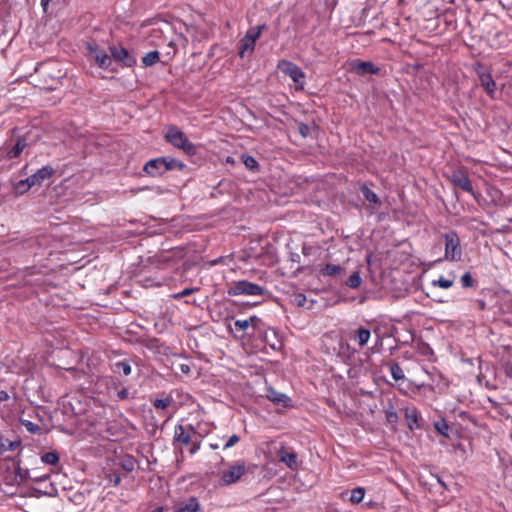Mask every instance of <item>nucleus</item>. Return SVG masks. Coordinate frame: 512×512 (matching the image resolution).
I'll list each match as a JSON object with an SVG mask.
<instances>
[{"mask_svg":"<svg viewBox=\"0 0 512 512\" xmlns=\"http://www.w3.org/2000/svg\"><path fill=\"white\" fill-rule=\"evenodd\" d=\"M264 28L265 24H261L248 29L245 36L239 41L238 44V55L240 58L244 59L246 57H250L253 54L256 41L260 38Z\"/></svg>","mask_w":512,"mask_h":512,"instance_id":"1","label":"nucleus"},{"mask_svg":"<svg viewBox=\"0 0 512 512\" xmlns=\"http://www.w3.org/2000/svg\"><path fill=\"white\" fill-rule=\"evenodd\" d=\"M136 461L131 456H124L118 462H114V468L107 470L106 467L103 468V472L105 474L106 479L109 484H113L117 486L121 481V474L119 471V467L124 470L126 473L132 472L135 469Z\"/></svg>","mask_w":512,"mask_h":512,"instance_id":"2","label":"nucleus"},{"mask_svg":"<svg viewBox=\"0 0 512 512\" xmlns=\"http://www.w3.org/2000/svg\"><path fill=\"white\" fill-rule=\"evenodd\" d=\"M445 240L444 259L450 262H458L461 260L463 252L461 248L460 238L456 231L450 230L443 235Z\"/></svg>","mask_w":512,"mask_h":512,"instance_id":"3","label":"nucleus"},{"mask_svg":"<svg viewBox=\"0 0 512 512\" xmlns=\"http://www.w3.org/2000/svg\"><path fill=\"white\" fill-rule=\"evenodd\" d=\"M165 139L174 147L183 150L185 153L192 155L195 153V145L189 141L186 135L176 126L168 128Z\"/></svg>","mask_w":512,"mask_h":512,"instance_id":"4","label":"nucleus"},{"mask_svg":"<svg viewBox=\"0 0 512 512\" xmlns=\"http://www.w3.org/2000/svg\"><path fill=\"white\" fill-rule=\"evenodd\" d=\"M247 473L245 461L237 460L228 464V468L223 470L220 477L222 486H229L240 481L241 477Z\"/></svg>","mask_w":512,"mask_h":512,"instance_id":"5","label":"nucleus"},{"mask_svg":"<svg viewBox=\"0 0 512 512\" xmlns=\"http://www.w3.org/2000/svg\"><path fill=\"white\" fill-rule=\"evenodd\" d=\"M278 69L289 76L297 85V88L303 89L305 84V74L296 64L288 60H280L277 65Z\"/></svg>","mask_w":512,"mask_h":512,"instance_id":"6","label":"nucleus"},{"mask_svg":"<svg viewBox=\"0 0 512 512\" xmlns=\"http://www.w3.org/2000/svg\"><path fill=\"white\" fill-rule=\"evenodd\" d=\"M265 292V288L251 283L246 280H241L233 283V285L229 288L228 293L232 296L238 295H250V296H258L263 295Z\"/></svg>","mask_w":512,"mask_h":512,"instance_id":"7","label":"nucleus"},{"mask_svg":"<svg viewBox=\"0 0 512 512\" xmlns=\"http://www.w3.org/2000/svg\"><path fill=\"white\" fill-rule=\"evenodd\" d=\"M110 53L115 61L120 62L126 67H132L136 64V58L122 46H111Z\"/></svg>","mask_w":512,"mask_h":512,"instance_id":"8","label":"nucleus"},{"mask_svg":"<svg viewBox=\"0 0 512 512\" xmlns=\"http://www.w3.org/2000/svg\"><path fill=\"white\" fill-rule=\"evenodd\" d=\"M165 167L162 157H158L147 161L143 171L151 177H160L167 172Z\"/></svg>","mask_w":512,"mask_h":512,"instance_id":"9","label":"nucleus"},{"mask_svg":"<svg viewBox=\"0 0 512 512\" xmlns=\"http://www.w3.org/2000/svg\"><path fill=\"white\" fill-rule=\"evenodd\" d=\"M477 75L480 81L481 86L484 88L485 92L491 97H495L496 93V83L492 78L490 72L483 70L482 68L477 70Z\"/></svg>","mask_w":512,"mask_h":512,"instance_id":"10","label":"nucleus"},{"mask_svg":"<svg viewBox=\"0 0 512 512\" xmlns=\"http://www.w3.org/2000/svg\"><path fill=\"white\" fill-rule=\"evenodd\" d=\"M54 173V169L51 166H44L35 172L33 175L26 178L28 186L41 185L45 180L49 179Z\"/></svg>","mask_w":512,"mask_h":512,"instance_id":"11","label":"nucleus"},{"mask_svg":"<svg viewBox=\"0 0 512 512\" xmlns=\"http://www.w3.org/2000/svg\"><path fill=\"white\" fill-rule=\"evenodd\" d=\"M450 180L454 186L459 187L468 193H473V185L465 173L455 171L451 175Z\"/></svg>","mask_w":512,"mask_h":512,"instance_id":"12","label":"nucleus"},{"mask_svg":"<svg viewBox=\"0 0 512 512\" xmlns=\"http://www.w3.org/2000/svg\"><path fill=\"white\" fill-rule=\"evenodd\" d=\"M354 71L359 75L367 74H378L380 68L376 67L372 62L369 61H354L352 63Z\"/></svg>","mask_w":512,"mask_h":512,"instance_id":"13","label":"nucleus"},{"mask_svg":"<svg viewBox=\"0 0 512 512\" xmlns=\"http://www.w3.org/2000/svg\"><path fill=\"white\" fill-rule=\"evenodd\" d=\"M279 460L292 470H296L298 467L297 455L293 451L282 448L279 451Z\"/></svg>","mask_w":512,"mask_h":512,"instance_id":"14","label":"nucleus"},{"mask_svg":"<svg viewBox=\"0 0 512 512\" xmlns=\"http://www.w3.org/2000/svg\"><path fill=\"white\" fill-rule=\"evenodd\" d=\"M173 440L182 445H188L191 442V433L183 425L178 424L174 428Z\"/></svg>","mask_w":512,"mask_h":512,"instance_id":"15","label":"nucleus"},{"mask_svg":"<svg viewBox=\"0 0 512 512\" xmlns=\"http://www.w3.org/2000/svg\"><path fill=\"white\" fill-rule=\"evenodd\" d=\"M360 190L363 197L369 202L371 209H377L382 205V202L377 194L366 185H362Z\"/></svg>","mask_w":512,"mask_h":512,"instance_id":"16","label":"nucleus"},{"mask_svg":"<svg viewBox=\"0 0 512 512\" xmlns=\"http://www.w3.org/2000/svg\"><path fill=\"white\" fill-rule=\"evenodd\" d=\"M27 140L24 137H18L15 145L7 151V157L14 159L20 156L22 151L27 147Z\"/></svg>","mask_w":512,"mask_h":512,"instance_id":"17","label":"nucleus"},{"mask_svg":"<svg viewBox=\"0 0 512 512\" xmlns=\"http://www.w3.org/2000/svg\"><path fill=\"white\" fill-rule=\"evenodd\" d=\"M110 367L114 373H123L125 376L130 375L132 371L131 365L126 359L111 362Z\"/></svg>","mask_w":512,"mask_h":512,"instance_id":"18","label":"nucleus"},{"mask_svg":"<svg viewBox=\"0 0 512 512\" xmlns=\"http://www.w3.org/2000/svg\"><path fill=\"white\" fill-rule=\"evenodd\" d=\"M267 397L273 403L281 404L284 407L288 406L289 402H290V398L286 394L281 393V392H277V391H275L273 389H271L269 391Z\"/></svg>","mask_w":512,"mask_h":512,"instance_id":"19","label":"nucleus"},{"mask_svg":"<svg viewBox=\"0 0 512 512\" xmlns=\"http://www.w3.org/2000/svg\"><path fill=\"white\" fill-rule=\"evenodd\" d=\"M200 508L199 501L191 497L185 504L180 505L173 512H197Z\"/></svg>","mask_w":512,"mask_h":512,"instance_id":"20","label":"nucleus"},{"mask_svg":"<svg viewBox=\"0 0 512 512\" xmlns=\"http://www.w3.org/2000/svg\"><path fill=\"white\" fill-rule=\"evenodd\" d=\"M162 159L164 161V165L166 166L165 168L167 172L171 170L181 171L185 167V164L176 158L166 156L162 157Z\"/></svg>","mask_w":512,"mask_h":512,"instance_id":"21","label":"nucleus"},{"mask_svg":"<svg viewBox=\"0 0 512 512\" xmlns=\"http://www.w3.org/2000/svg\"><path fill=\"white\" fill-rule=\"evenodd\" d=\"M356 337L360 347H364L370 340V330L364 327H360L356 331Z\"/></svg>","mask_w":512,"mask_h":512,"instance_id":"22","label":"nucleus"},{"mask_svg":"<svg viewBox=\"0 0 512 512\" xmlns=\"http://www.w3.org/2000/svg\"><path fill=\"white\" fill-rule=\"evenodd\" d=\"M104 383L106 386V394L111 400V393H115V391L120 387V381L116 378L108 377L104 379Z\"/></svg>","mask_w":512,"mask_h":512,"instance_id":"23","label":"nucleus"},{"mask_svg":"<svg viewBox=\"0 0 512 512\" xmlns=\"http://www.w3.org/2000/svg\"><path fill=\"white\" fill-rule=\"evenodd\" d=\"M241 160L247 169L253 172L259 171V164L253 156L243 154Z\"/></svg>","mask_w":512,"mask_h":512,"instance_id":"24","label":"nucleus"},{"mask_svg":"<svg viewBox=\"0 0 512 512\" xmlns=\"http://www.w3.org/2000/svg\"><path fill=\"white\" fill-rule=\"evenodd\" d=\"M343 271V268L340 265L336 264H326L321 269V275L323 276H335L337 274H340Z\"/></svg>","mask_w":512,"mask_h":512,"instance_id":"25","label":"nucleus"},{"mask_svg":"<svg viewBox=\"0 0 512 512\" xmlns=\"http://www.w3.org/2000/svg\"><path fill=\"white\" fill-rule=\"evenodd\" d=\"M160 59V54L158 51H150L143 58L142 63L144 66L149 67L156 64Z\"/></svg>","mask_w":512,"mask_h":512,"instance_id":"26","label":"nucleus"},{"mask_svg":"<svg viewBox=\"0 0 512 512\" xmlns=\"http://www.w3.org/2000/svg\"><path fill=\"white\" fill-rule=\"evenodd\" d=\"M129 395L130 393L128 389L120 383V387L115 391V393H111V400L115 402L122 401L127 399Z\"/></svg>","mask_w":512,"mask_h":512,"instance_id":"27","label":"nucleus"},{"mask_svg":"<svg viewBox=\"0 0 512 512\" xmlns=\"http://www.w3.org/2000/svg\"><path fill=\"white\" fill-rule=\"evenodd\" d=\"M41 461L47 465H56L59 462V454L55 451L44 453Z\"/></svg>","mask_w":512,"mask_h":512,"instance_id":"28","label":"nucleus"},{"mask_svg":"<svg viewBox=\"0 0 512 512\" xmlns=\"http://www.w3.org/2000/svg\"><path fill=\"white\" fill-rule=\"evenodd\" d=\"M390 374L395 381L402 380L405 377L402 367L396 362L390 365Z\"/></svg>","mask_w":512,"mask_h":512,"instance_id":"29","label":"nucleus"},{"mask_svg":"<svg viewBox=\"0 0 512 512\" xmlns=\"http://www.w3.org/2000/svg\"><path fill=\"white\" fill-rule=\"evenodd\" d=\"M361 283L362 279L358 271L353 272L346 281V285L352 289L358 288Z\"/></svg>","mask_w":512,"mask_h":512,"instance_id":"30","label":"nucleus"},{"mask_svg":"<svg viewBox=\"0 0 512 512\" xmlns=\"http://www.w3.org/2000/svg\"><path fill=\"white\" fill-rule=\"evenodd\" d=\"M365 495V490L362 487H357L351 491L350 501L353 504L360 503Z\"/></svg>","mask_w":512,"mask_h":512,"instance_id":"31","label":"nucleus"},{"mask_svg":"<svg viewBox=\"0 0 512 512\" xmlns=\"http://www.w3.org/2000/svg\"><path fill=\"white\" fill-rule=\"evenodd\" d=\"M453 283H454L453 279H448L443 276H440L437 280H433L431 284L434 287L438 286L443 289H448V288L452 287Z\"/></svg>","mask_w":512,"mask_h":512,"instance_id":"32","label":"nucleus"},{"mask_svg":"<svg viewBox=\"0 0 512 512\" xmlns=\"http://www.w3.org/2000/svg\"><path fill=\"white\" fill-rule=\"evenodd\" d=\"M172 402H173V399L170 396H168V397H165L162 399H155L153 401V405L155 408L163 410V409H166L167 407H169Z\"/></svg>","mask_w":512,"mask_h":512,"instance_id":"33","label":"nucleus"},{"mask_svg":"<svg viewBox=\"0 0 512 512\" xmlns=\"http://www.w3.org/2000/svg\"><path fill=\"white\" fill-rule=\"evenodd\" d=\"M434 426L438 433L448 437V431L450 430V427L444 419L437 421Z\"/></svg>","mask_w":512,"mask_h":512,"instance_id":"34","label":"nucleus"},{"mask_svg":"<svg viewBox=\"0 0 512 512\" xmlns=\"http://www.w3.org/2000/svg\"><path fill=\"white\" fill-rule=\"evenodd\" d=\"M199 290H200V288H199V287H188V288H185L184 290H182V291H181V292H179V293L173 294V296H172V297H173L174 299H177V300H178V299H181V298H183V297L189 296V295H191V294H193V293H196V292H198Z\"/></svg>","mask_w":512,"mask_h":512,"instance_id":"35","label":"nucleus"},{"mask_svg":"<svg viewBox=\"0 0 512 512\" xmlns=\"http://www.w3.org/2000/svg\"><path fill=\"white\" fill-rule=\"evenodd\" d=\"M475 283V280L472 278L469 272H466L461 276V284L464 288L473 287L475 286Z\"/></svg>","mask_w":512,"mask_h":512,"instance_id":"36","label":"nucleus"},{"mask_svg":"<svg viewBox=\"0 0 512 512\" xmlns=\"http://www.w3.org/2000/svg\"><path fill=\"white\" fill-rule=\"evenodd\" d=\"M20 446V441H9L1 443V448L5 451H14L16 448Z\"/></svg>","mask_w":512,"mask_h":512,"instance_id":"37","label":"nucleus"},{"mask_svg":"<svg viewBox=\"0 0 512 512\" xmlns=\"http://www.w3.org/2000/svg\"><path fill=\"white\" fill-rule=\"evenodd\" d=\"M298 126V132L300 133V135L304 138L308 137L311 133V126L308 125V124H305L303 122H299L297 124Z\"/></svg>","mask_w":512,"mask_h":512,"instance_id":"38","label":"nucleus"},{"mask_svg":"<svg viewBox=\"0 0 512 512\" xmlns=\"http://www.w3.org/2000/svg\"><path fill=\"white\" fill-rule=\"evenodd\" d=\"M234 325L238 330L245 331L250 326V320L238 319L235 321Z\"/></svg>","mask_w":512,"mask_h":512,"instance_id":"39","label":"nucleus"},{"mask_svg":"<svg viewBox=\"0 0 512 512\" xmlns=\"http://www.w3.org/2000/svg\"><path fill=\"white\" fill-rule=\"evenodd\" d=\"M110 62H111V59L108 55H106V54L100 55L98 53V66L108 67Z\"/></svg>","mask_w":512,"mask_h":512,"instance_id":"40","label":"nucleus"},{"mask_svg":"<svg viewBox=\"0 0 512 512\" xmlns=\"http://www.w3.org/2000/svg\"><path fill=\"white\" fill-rule=\"evenodd\" d=\"M32 186H28V183H26V179L25 180H20L17 185H16V190L17 192H19L20 194H23L25 193L26 191H28Z\"/></svg>","mask_w":512,"mask_h":512,"instance_id":"41","label":"nucleus"},{"mask_svg":"<svg viewBox=\"0 0 512 512\" xmlns=\"http://www.w3.org/2000/svg\"><path fill=\"white\" fill-rule=\"evenodd\" d=\"M239 440H240L239 436L236 434H233L232 436L229 437V439L225 443L224 449H228V448L234 446L235 444H237L239 442Z\"/></svg>","mask_w":512,"mask_h":512,"instance_id":"42","label":"nucleus"},{"mask_svg":"<svg viewBox=\"0 0 512 512\" xmlns=\"http://www.w3.org/2000/svg\"><path fill=\"white\" fill-rule=\"evenodd\" d=\"M295 302H296L297 306H299V307L304 306V304L306 302V296L302 293L296 294Z\"/></svg>","mask_w":512,"mask_h":512,"instance_id":"43","label":"nucleus"},{"mask_svg":"<svg viewBox=\"0 0 512 512\" xmlns=\"http://www.w3.org/2000/svg\"><path fill=\"white\" fill-rule=\"evenodd\" d=\"M25 426L29 432L34 433L39 430V426L36 424H33L32 422H28Z\"/></svg>","mask_w":512,"mask_h":512,"instance_id":"44","label":"nucleus"},{"mask_svg":"<svg viewBox=\"0 0 512 512\" xmlns=\"http://www.w3.org/2000/svg\"><path fill=\"white\" fill-rule=\"evenodd\" d=\"M180 371L183 373V374H189L191 369H190V366L188 364H181L180 365Z\"/></svg>","mask_w":512,"mask_h":512,"instance_id":"45","label":"nucleus"},{"mask_svg":"<svg viewBox=\"0 0 512 512\" xmlns=\"http://www.w3.org/2000/svg\"><path fill=\"white\" fill-rule=\"evenodd\" d=\"M52 0H41V7L43 8L44 12H47L48 6L51 3Z\"/></svg>","mask_w":512,"mask_h":512,"instance_id":"46","label":"nucleus"},{"mask_svg":"<svg viewBox=\"0 0 512 512\" xmlns=\"http://www.w3.org/2000/svg\"><path fill=\"white\" fill-rule=\"evenodd\" d=\"M9 399V394L6 391H0V402L7 401Z\"/></svg>","mask_w":512,"mask_h":512,"instance_id":"47","label":"nucleus"},{"mask_svg":"<svg viewBox=\"0 0 512 512\" xmlns=\"http://www.w3.org/2000/svg\"><path fill=\"white\" fill-rule=\"evenodd\" d=\"M476 303H477V306H478V308H479L480 310H485V309H486V303H485V301H484V300H482V299H478V300L476 301Z\"/></svg>","mask_w":512,"mask_h":512,"instance_id":"48","label":"nucleus"},{"mask_svg":"<svg viewBox=\"0 0 512 512\" xmlns=\"http://www.w3.org/2000/svg\"><path fill=\"white\" fill-rule=\"evenodd\" d=\"M199 448H200V443H197V444L195 443V444L191 447V449H190V454H194V453H196V452L199 450Z\"/></svg>","mask_w":512,"mask_h":512,"instance_id":"49","label":"nucleus"},{"mask_svg":"<svg viewBox=\"0 0 512 512\" xmlns=\"http://www.w3.org/2000/svg\"><path fill=\"white\" fill-rule=\"evenodd\" d=\"M248 320H250V325L256 326L259 319L256 316L250 317Z\"/></svg>","mask_w":512,"mask_h":512,"instance_id":"50","label":"nucleus"},{"mask_svg":"<svg viewBox=\"0 0 512 512\" xmlns=\"http://www.w3.org/2000/svg\"><path fill=\"white\" fill-rule=\"evenodd\" d=\"M32 479L35 480V481H45V480L48 479V476L44 475V476H41V477H33Z\"/></svg>","mask_w":512,"mask_h":512,"instance_id":"51","label":"nucleus"},{"mask_svg":"<svg viewBox=\"0 0 512 512\" xmlns=\"http://www.w3.org/2000/svg\"><path fill=\"white\" fill-rule=\"evenodd\" d=\"M210 448H211V449H213V450H216V449H218V448H219V445H218V444H213V443H211V444H210Z\"/></svg>","mask_w":512,"mask_h":512,"instance_id":"52","label":"nucleus"},{"mask_svg":"<svg viewBox=\"0 0 512 512\" xmlns=\"http://www.w3.org/2000/svg\"><path fill=\"white\" fill-rule=\"evenodd\" d=\"M27 474H28L27 471H25L24 473H22V472L19 473L21 479H24L27 476Z\"/></svg>","mask_w":512,"mask_h":512,"instance_id":"53","label":"nucleus"},{"mask_svg":"<svg viewBox=\"0 0 512 512\" xmlns=\"http://www.w3.org/2000/svg\"><path fill=\"white\" fill-rule=\"evenodd\" d=\"M220 263V258L219 259H216L212 262L213 265H216V264H219Z\"/></svg>","mask_w":512,"mask_h":512,"instance_id":"54","label":"nucleus"},{"mask_svg":"<svg viewBox=\"0 0 512 512\" xmlns=\"http://www.w3.org/2000/svg\"><path fill=\"white\" fill-rule=\"evenodd\" d=\"M87 48H88L91 52H93V48H92L91 44H88V45H87Z\"/></svg>","mask_w":512,"mask_h":512,"instance_id":"55","label":"nucleus"},{"mask_svg":"<svg viewBox=\"0 0 512 512\" xmlns=\"http://www.w3.org/2000/svg\"><path fill=\"white\" fill-rule=\"evenodd\" d=\"M228 163L231 162L233 163V159L231 157H227V160H226Z\"/></svg>","mask_w":512,"mask_h":512,"instance_id":"56","label":"nucleus"},{"mask_svg":"<svg viewBox=\"0 0 512 512\" xmlns=\"http://www.w3.org/2000/svg\"><path fill=\"white\" fill-rule=\"evenodd\" d=\"M169 46H170V47H172V48L175 50V45H174V43H173V42H170V43H169Z\"/></svg>","mask_w":512,"mask_h":512,"instance_id":"57","label":"nucleus"},{"mask_svg":"<svg viewBox=\"0 0 512 512\" xmlns=\"http://www.w3.org/2000/svg\"><path fill=\"white\" fill-rule=\"evenodd\" d=\"M188 429H189L190 431H193V430H194V429H193V427H192L191 425H189V426H188Z\"/></svg>","mask_w":512,"mask_h":512,"instance_id":"58","label":"nucleus"}]
</instances>
